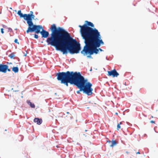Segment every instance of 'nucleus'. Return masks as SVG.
Instances as JSON below:
<instances>
[{
	"label": "nucleus",
	"mask_w": 158,
	"mask_h": 158,
	"mask_svg": "<svg viewBox=\"0 0 158 158\" xmlns=\"http://www.w3.org/2000/svg\"><path fill=\"white\" fill-rule=\"evenodd\" d=\"M49 30L51 32L50 36L49 32L44 29L40 33L42 38H47L46 41L48 45L53 46L56 51L61 52L63 55L79 53L81 49L80 44L63 27H57L56 24H53Z\"/></svg>",
	"instance_id": "1"
},
{
	"label": "nucleus",
	"mask_w": 158,
	"mask_h": 158,
	"mask_svg": "<svg viewBox=\"0 0 158 158\" xmlns=\"http://www.w3.org/2000/svg\"><path fill=\"white\" fill-rule=\"evenodd\" d=\"M85 45L81 53L84 56H87L88 58L92 59L91 55L99 53L98 48L104 43L101 39V36L88 39L84 41Z\"/></svg>",
	"instance_id": "2"
},
{
	"label": "nucleus",
	"mask_w": 158,
	"mask_h": 158,
	"mask_svg": "<svg viewBox=\"0 0 158 158\" xmlns=\"http://www.w3.org/2000/svg\"><path fill=\"white\" fill-rule=\"evenodd\" d=\"M87 40L101 36L98 30L93 23L88 21H85Z\"/></svg>",
	"instance_id": "3"
},
{
	"label": "nucleus",
	"mask_w": 158,
	"mask_h": 158,
	"mask_svg": "<svg viewBox=\"0 0 158 158\" xmlns=\"http://www.w3.org/2000/svg\"><path fill=\"white\" fill-rule=\"evenodd\" d=\"M83 90V93L87 96H90L93 94V89L92 88V84L88 81V79L85 78L81 73L79 78Z\"/></svg>",
	"instance_id": "4"
},
{
	"label": "nucleus",
	"mask_w": 158,
	"mask_h": 158,
	"mask_svg": "<svg viewBox=\"0 0 158 158\" xmlns=\"http://www.w3.org/2000/svg\"><path fill=\"white\" fill-rule=\"evenodd\" d=\"M78 73V72L67 71L66 72H58L55 74L57 80L61 83L71 77Z\"/></svg>",
	"instance_id": "5"
},
{
	"label": "nucleus",
	"mask_w": 158,
	"mask_h": 158,
	"mask_svg": "<svg viewBox=\"0 0 158 158\" xmlns=\"http://www.w3.org/2000/svg\"><path fill=\"white\" fill-rule=\"evenodd\" d=\"M80 73V72H78V73L71 77L69 78L66 80L64 81L61 83V84H64L66 86H69V83L74 86L79 79Z\"/></svg>",
	"instance_id": "6"
},
{
	"label": "nucleus",
	"mask_w": 158,
	"mask_h": 158,
	"mask_svg": "<svg viewBox=\"0 0 158 158\" xmlns=\"http://www.w3.org/2000/svg\"><path fill=\"white\" fill-rule=\"evenodd\" d=\"M78 27L80 28V32L82 39L84 41H85L87 39L85 23L82 25H79Z\"/></svg>",
	"instance_id": "7"
},
{
	"label": "nucleus",
	"mask_w": 158,
	"mask_h": 158,
	"mask_svg": "<svg viewBox=\"0 0 158 158\" xmlns=\"http://www.w3.org/2000/svg\"><path fill=\"white\" fill-rule=\"evenodd\" d=\"M10 72L11 69H9V66L7 64H0V72L4 73H6L7 71Z\"/></svg>",
	"instance_id": "8"
},
{
	"label": "nucleus",
	"mask_w": 158,
	"mask_h": 158,
	"mask_svg": "<svg viewBox=\"0 0 158 158\" xmlns=\"http://www.w3.org/2000/svg\"><path fill=\"white\" fill-rule=\"evenodd\" d=\"M108 75L112 77H117L119 75L118 73L115 69L111 70L110 71H108Z\"/></svg>",
	"instance_id": "9"
},
{
	"label": "nucleus",
	"mask_w": 158,
	"mask_h": 158,
	"mask_svg": "<svg viewBox=\"0 0 158 158\" xmlns=\"http://www.w3.org/2000/svg\"><path fill=\"white\" fill-rule=\"evenodd\" d=\"M74 86H76L77 88L79 89V90L77 91L76 92L77 94H81V92H83L82 88V87H81L79 79H78Z\"/></svg>",
	"instance_id": "10"
},
{
	"label": "nucleus",
	"mask_w": 158,
	"mask_h": 158,
	"mask_svg": "<svg viewBox=\"0 0 158 158\" xmlns=\"http://www.w3.org/2000/svg\"><path fill=\"white\" fill-rule=\"evenodd\" d=\"M38 25L34 24V25L32 26L29 29H27L26 31V32L27 33H28L29 32H34V31H35L36 30L38 27Z\"/></svg>",
	"instance_id": "11"
},
{
	"label": "nucleus",
	"mask_w": 158,
	"mask_h": 158,
	"mask_svg": "<svg viewBox=\"0 0 158 158\" xmlns=\"http://www.w3.org/2000/svg\"><path fill=\"white\" fill-rule=\"evenodd\" d=\"M19 16L20 18H23L24 20L26 21L27 23H28L33 22V19L27 16H23L22 15V16L20 15Z\"/></svg>",
	"instance_id": "12"
},
{
	"label": "nucleus",
	"mask_w": 158,
	"mask_h": 158,
	"mask_svg": "<svg viewBox=\"0 0 158 158\" xmlns=\"http://www.w3.org/2000/svg\"><path fill=\"white\" fill-rule=\"evenodd\" d=\"M43 29H44V28L41 25H38V27H37V28H36V30L35 31H34V32H35L36 34H38L39 33L40 34V33L41 32V31L40 30H42Z\"/></svg>",
	"instance_id": "13"
},
{
	"label": "nucleus",
	"mask_w": 158,
	"mask_h": 158,
	"mask_svg": "<svg viewBox=\"0 0 158 158\" xmlns=\"http://www.w3.org/2000/svg\"><path fill=\"white\" fill-rule=\"evenodd\" d=\"M17 14L19 16H22V15L23 16H28V15H30V14H31V15H33V12L32 11H30V13H29V14H23L22 12H21V10H19L18 11V12L17 13Z\"/></svg>",
	"instance_id": "14"
},
{
	"label": "nucleus",
	"mask_w": 158,
	"mask_h": 158,
	"mask_svg": "<svg viewBox=\"0 0 158 158\" xmlns=\"http://www.w3.org/2000/svg\"><path fill=\"white\" fill-rule=\"evenodd\" d=\"M33 121L34 123H36L37 124L40 125L42 123L43 121L41 118H35L34 119Z\"/></svg>",
	"instance_id": "15"
},
{
	"label": "nucleus",
	"mask_w": 158,
	"mask_h": 158,
	"mask_svg": "<svg viewBox=\"0 0 158 158\" xmlns=\"http://www.w3.org/2000/svg\"><path fill=\"white\" fill-rule=\"evenodd\" d=\"M8 56L11 59H17L19 61V59L18 57H15V53L14 52L11 53Z\"/></svg>",
	"instance_id": "16"
},
{
	"label": "nucleus",
	"mask_w": 158,
	"mask_h": 158,
	"mask_svg": "<svg viewBox=\"0 0 158 158\" xmlns=\"http://www.w3.org/2000/svg\"><path fill=\"white\" fill-rule=\"evenodd\" d=\"M27 103L29 105L31 108H34L35 107V105L34 103H32L30 100H27Z\"/></svg>",
	"instance_id": "17"
},
{
	"label": "nucleus",
	"mask_w": 158,
	"mask_h": 158,
	"mask_svg": "<svg viewBox=\"0 0 158 158\" xmlns=\"http://www.w3.org/2000/svg\"><path fill=\"white\" fill-rule=\"evenodd\" d=\"M12 70L15 73H16L19 72V68L17 66L16 67L14 66L12 69Z\"/></svg>",
	"instance_id": "18"
},
{
	"label": "nucleus",
	"mask_w": 158,
	"mask_h": 158,
	"mask_svg": "<svg viewBox=\"0 0 158 158\" xmlns=\"http://www.w3.org/2000/svg\"><path fill=\"white\" fill-rule=\"evenodd\" d=\"M111 143V144L110 145V146L111 147H113L114 146L117 145V143L116 141L114 140H112Z\"/></svg>",
	"instance_id": "19"
},
{
	"label": "nucleus",
	"mask_w": 158,
	"mask_h": 158,
	"mask_svg": "<svg viewBox=\"0 0 158 158\" xmlns=\"http://www.w3.org/2000/svg\"><path fill=\"white\" fill-rule=\"evenodd\" d=\"M27 24H28V27L27 28V29H29L31 28V27L34 24L33 22L27 23Z\"/></svg>",
	"instance_id": "20"
},
{
	"label": "nucleus",
	"mask_w": 158,
	"mask_h": 158,
	"mask_svg": "<svg viewBox=\"0 0 158 158\" xmlns=\"http://www.w3.org/2000/svg\"><path fill=\"white\" fill-rule=\"evenodd\" d=\"M28 17L31 19H35V15H31V14H30L29 15H28V16H27Z\"/></svg>",
	"instance_id": "21"
},
{
	"label": "nucleus",
	"mask_w": 158,
	"mask_h": 158,
	"mask_svg": "<svg viewBox=\"0 0 158 158\" xmlns=\"http://www.w3.org/2000/svg\"><path fill=\"white\" fill-rule=\"evenodd\" d=\"M122 122H120L119 123H118L117 125V130H119V129L121 128L120 125L121 124Z\"/></svg>",
	"instance_id": "22"
},
{
	"label": "nucleus",
	"mask_w": 158,
	"mask_h": 158,
	"mask_svg": "<svg viewBox=\"0 0 158 158\" xmlns=\"http://www.w3.org/2000/svg\"><path fill=\"white\" fill-rule=\"evenodd\" d=\"M14 42L16 44H19V43L18 41V40L17 39H15V40Z\"/></svg>",
	"instance_id": "23"
},
{
	"label": "nucleus",
	"mask_w": 158,
	"mask_h": 158,
	"mask_svg": "<svg viewBox=\"0 0 158 158\" xmlns=\"http://www.w3.org/2000/svg\"><path fill=\"white\" fill-rule=\"evenodd\" d=\"M35 34L34 35V37L35 39H37L38 38V35L36 34Z\"/></svg>",
	"instance_id": "24"
},
{
	"label": "nucleus",
	"mask_w": 158,
	"mask_h": 158,
	"mask_svg": "<svg viewBox=\"0 0 158 158\" xmlns=\"http://www.w3.org/2000/svg\"><path fill=\"white\" fill-rule=\"evenodd\" d=\"M2 26L4 28H8V27H7V26H6L5 25H4V24H2Z\"/></svg>",
	"instance_id": "25"
},
{
	"label": "nucleus",
	"mask_w": 158,
	"mask_h": 158,
	"mask_svg": "<svg viewBox=\"0 0 158 158\" xmlns=\"http://www.w3.org/2000/svg\"><path fill=\"white\" fill-rule=\"evenodd\" d=\"M4 30L3 28H2L1 29V33L2 34H3L4 33Z\"/></svg>",
	"instance_id": "26"
},
{
	"label": "nucleus",
	"mask_w": 158,
	"mask_h": 158,
	"mask_svg": "<svg viewBox=\"0 0 158 158\" xmlns=\"http://www.w3.org/2000/svg\"><path fill=\"white\" fill-rule=\"evenodd\" d=\"M7 29H8V32L11 31H12V29L10 27L8 28Z\"/></svg>",
	"instance_id": "27"
},
{
	"label": "nucleus",
	"mask_w": 158,
	"mask_h": 158,
	"mask_svg": "<svg viewBox=\"0 0 158 158\" xmlns=\"http://www.w3.org/2000/svg\"><path fill=\"white\" fill-rule=\"evenodd\" d=\"M150 123H155V121H154L153 120H151L150 121Z\"/></svg>",
	"instance_id": "28"
},
{
	"label": "nucleus",
	"mask_w": 158,
	"mask_h": 158,
	"mask_svg": "<svg viewBox=\"0 0 158 158\" xmlns=\"http://www.w3.org/2000/svg\"><path fill=\"white\" fill-rule=\"evenodd\" d=\"M98 48L99 51H100L101 52L103 51V50H102V49H101V48Z\"/></svg>",
	"instance_id": "29"
},
{
	"label": "nucleus",
	"mask_w": 158,
	"mask_h": 158,
	"mask_svg": "<svg viewBox=\"0 0 158 158\" xmlns=\"http://www.w3.org/2000/svg\"><path fill=\"white\" fill-rule=\"evenodd\" d=\"M111 141L110 140H109L107 141V143H111Z\"/></svg>",
	"instance_id": "30"
},
{
	"label": "nucleus",
	"mask_w": 158,
	"mask_h": 158,
	"mask_svg": "<svg viewBox=\"0 0 158 158\" xmlns=\"http://www.w3.org/2000/svg\"><path fill=\"white\" fill-rule=\"evenodd\" d=\"M136 154H140V153L139 152H138L136 153Z\"/></svg>",
	"instance_id": "31"
},
{
	"label": "nucleus",
	"mask_w": 158,
	"mask_h": 158,
	"mask_svg": "<svg viewBox=\"0 0 158 158\" xmlns=\"http://www.w3.org/2000/svg\"><path fill=\"white\" fill-rule=\"evenodd\" d=\"M7 64H12V63H9L8 62H7Z\"/></svg>",
	"instance_id": "32"
},
{
	"label": "nucleus",
	"mask_w": 158,
	"mask_h": 158,
	"mask_svg": "<svg viewBox=\"0 0 158 158\" xmlns=\"http://www.w3.org/2000/svg\"><path fill=\"white\" fill-rule=\"evenodd\" d=\"M14 91V92H18V91H19V90H14V91Z\"/></svg>",
	"instance_id": "33"
},
{
	"label": "nucleus",
	"mask_w": 158,
	"mask_h": 158,
	"mask_svg": "<svg viewBox=\"0 0 158 158\" xmlns=\"http://www.w3.org/2000/svg\"><path fill=\"white\" fill-rule=\"evenodd\" d=\"M106 60H109V59H108V58H107V56L106 57Z\"/></svg>",
	"instance_id": "34"
},
{
	"label": "nucleus",
	"mask_w": 158,
	"mask_h": 158,
	"mask_svg": "<svg viewBox=\"0 0 158 158\" xmlns=\"http://www.w3.org/2000/svg\"><path fill=\"white\" fill-rule=\"evenodd\" d=\"M126 152L127 154L129 153V152H128V151H126Z\"/></svg>",
	"instance_id": "35"
},
{
	"label": "nucleus",
	"mask_w": 158,
	"mask_h": 158,
	"mask_svg": "<svg viewBox=\"0 0 158 158\" xmlns=\"http://www.w3.org/2000/svg\"><path fill=\"white\" fill-rule=\"evenodd\" d=\"M27 56V53H26L25 54H24V56Z\"/></svg>",
	"instance_id": "36"
},
{
	"label": "nucleus",
	"mask_w": 158,
	"mask_h": 158,
	"mask_svg": "<svg viewBox=\"0 0 158 158\" xmlns=\"http://www.w3.org/2000/svg\"><path fill=\"white\" fill-rule=\"evenodd\" d=\"M115 114H116V115H118V113L117 112H116L115 113Z\"/></svg>",
	"instance_id": "37"
},
{
	"label": "nucleus",
	"mask_w": 158,
	"mask_h": 158,
	"mask_svg": "<svg viewBox=\"0 0 158 158\" xmlns=\"http://www.w3.org/2000/svg\"><path fill=\"white\" fill-rule=\"evenodd\" d=\"M83 135L85 136V137L86 136V135L85 134H83Z\"/></svg>",
	"instance_id": "38"
},
{
	"label": "nucleus",
	"mask_w": 158,
	"mask_h": 158,
	"mask_svg": "<svg viewBox=\"0 0 158 158\" xmlns=\"http://www.w3.org/2000/svg\"><path fill=\"white\" fill-rule=\"evenodd\" d=\"M38 19H37V18H36L34 20H38Z\"/></svg>",
	"instance_id": "39"
},
{
	"label": "nucleus",
	"mask_w": 158,
	"mask_h": 158,
	"mask_svg": "<svg viewBox=\"0 0 158 158\" xmlns=\"http://www.w3.org/2000/svg\"><path fill=\"white\" fill-rule=\"evenodd\" d=\"M66 113H67V114H69V112H66Z\"/></svg>",
	"instance_id": "40"
},
{
	"label": "nucleus",
	"mask_w": 158,
	"mask_h": 158,
	"mask_svg": "<svg viewBox=\"0 0 158 158\" xmlns=\"http://www.w3.org/2000/svg\"><path fill=\"white\" fill-rule=\"evenodd\" d=\"M10 9L11 10H12V8L11 7H10Z\"/></svg>",
	"instance_id": "41"
},
{
	"label": "nucleus",
	"mask_w": 158,
	"mask_h": 158,
	"mask_svg": "<svg viewBox=\"0 0 158 158\" xmlns=\"http://www.w3.org/2000/svg\"><path fill=\"white\" fill-rule=\"evenodd\" d=\"M88 131L87 130H85V132H86V131Z\"/></svg>",
	"instance_id": "42"
},
{
	"label": "nucleus",
	"mask_w": 158,
	"mask_h": 158,
	"mask_svg": "<svg viewBox=\"0 0 158 158\" xmlns=\"http://www.w3.org/2000/svg\"><path fill=\"white\" fill-rule=\"evenodd\" d=\"M14 11H15V12H17V10H14Z\"/></svg>",
	"instance_id": "43"
},
{
	"label": "nucleus",
	"mask_w": 158,
	"mask_h": 158,
	"mask_svg": "<svg viewBox=\"0 0 158 158\" xmlns=\"http://www.w3.org/2000/svg\"><path fill=\"white\" fill-rule=\"evenodd\" d=\"M92 70V69H91L90 70V71H91Z\"/></svg>",
	"instance_id": "44"
},
{
	"label": "nucleus",
	"mask_w": 158,
	"mask_h": 158,
	"mask_svg": "<svg viewBox=\"0 0 158 158\" xmlns=\"http://www.w3.org/2000/svg\"><path fill=\"white\" fill-rule=\"evenodd\" d=\"M144 135H145V136H147V135L146 134H145Z\"/></svg>",
	"instance_id": "45"
},
{
	"label": "nucleus",
	"mask_w": 158,
	"mask_h": 158,
	"mask_svg": "<svg viewBox=\"0 0 158 158\" xmlns=\"http://www.w3.org/2000/svg\"><path fill=\"white\" fill-rule=\"evenodd\" d=\"M55 94L56 95L57 94V93H55Z\"/></svg>",
	"instance_id": "46"
},
{
	"label": "nucleus",
	"mask_w": 158,
	"mask_h": 158,
	"mask_svg": "<svg viewBox=\"0 0 158 158\" xmlns=\"http://www.w3.org/2000/svg\"><path fill=\"white\" fill-rule=\"evenodd\" d=\"M153 116H151V118H153Z\"/></svg>",
	"instance_id": "47"
},
{
	"label": "nucleus",
	"mask_w": 158,
	"mask_h": 158,
	"mask_svg": "<svg viewBox=\"0 0 158 158\" xmlns=\"http://www.w3.org/2000/svg\"><path fill=\"white\" fill-rule=\"evenodd\" d=\"M13 88H12L11 89V90H13Z\"/></svg>",
	"instance_id": "48"
},
{
	"label": "nucleus",
	"mask_w": 158,
	"mask_h": 158,
	"mask_svg": "<svg viewBox=\"0 0 158 158\" xmlns=\"http://www.w3.org/2000/svg\"><path fill=\"white\" fill-rule=\"evenodd\" d=\"M5 131H7V130L6 129H5Z\"/></svg>",
	"instance_id": "49"
},
{
	"label": "nucleus",
	"mask_w": 158,
	"mask_h": 158,
	"mask_svg": "<svg viewBox=\"0 0 158 158\" xmlns=\"http://www.w3.org/2000/svg\"><path fill=\"white\" fill-rule=\"evenodd\" d=\"M21 97H22V98H23V96H21Z\"/></svg>",
	"instance_id": "50"
}]
</instances>
